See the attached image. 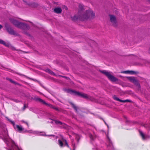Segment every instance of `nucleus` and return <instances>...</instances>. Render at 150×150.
Instances as JSON below:
<instances>
[{
	"label": "nucleus",
	"instance_id": "19",
	"mask_svg": "<svg viewBox=\"0 0 150 150\" xmlns=\"http://www.w3.org/2000/svg\"><path fill=\"white\" fill-rule=\"evenodd\" d=\"M79 9L81 10V11H80L79 10L78 11V13L79 14H82V13H83V12L82 11L83 9V6L82 5L79 4Z\"/></svg>",
	"mask_w": 150,
	"mask_h": 150
},
{
	"label": "nucleus",
	"instance_id": "43",
	"mask_svg": "<svg viewBox=\"0 0 150 150\" xmlns=\"http://www.w3.org/2000/svg\"><path fill=\"white\" fill-rule=\"evenodd\" d=\"M27 34L28 35H29V36H30V34H29L28 33H27Z\"/></svg>",
	"mask_w": 150,
	"mask_h": 150
},
{
	"label": "nucleus",
	"instance_id": "37",
	"mask_svg": "<svg viewBox=\"0 0 150 150\" xmlns=\"http://www.w3.org/2000/svg\"><path fill=\"white\" fill-rule=\"evenodd\" d=\"M11 123L13 125H15V122H13V121H11Z\"/></svg>",
	"mask_w": 150,
	"mask_h": 150
},
{
	"label": "nucleus",
	"instance_id": "9",
	"mask_svg": "<svg viewBox=\"0 0 150 150\" xmlns=\"http://www.w3.org/2000/svg\"><path fill=\"white\" fill-rule=\"evenodd\" d=\"M6 29L10 34L15 35L16 34V33L14 30L11 28L9 27L6 26Z\"/></svg>",
	"mask_w": 150,
	"mask_h": 150
},
{
	"label": "nucleus",
	"instance_id": "2",
	"mask_svg": "<svg viewBox=\"0 0 150 150\" xmlns=\"http://www.w3.org/2000/svg\"><path fill=\"white\" fill-rule=\"evenodd\" d=\"M95 18V13L91 10H86V12H83L82 16L79 17V18L81 21H84L88 19H93Z\"/></svg>",
	"mask_w": 150,
	"mask_h": 150
},
{
	"label": "nucleus",
	"instance_id": "47",
	"mask_svg": "<svg viewBox=\"0 0 150 150\" xmlns=\"http://www.w3.org/2000/svg\"><path fill=\"white\" fill-rule=\"evenodd\" d=\"M105 124H106V122H105Z\"/></svg>",
	"mask_w": 150,
	"mask_h": 150
},
{
	"label": "nucleus",
	"instance_id": "39",
	"mask_svg": "<svg viewBox=\"0 0 150 150\" xmlns=\"http://www.w3.org/2000/svg\"><path fill=\"white\" fill-rule=\"evenodd\" d=\"M2 28V26L0 25V29H1Z\"/></svg>",
	"mask_w": 150,
	"mask_h": 150
},
{
	"label": "nucleus",
	"instance_id": "25",
	"mask_svg": "<svg viewBox=\"0 0 150 150\" xmlns=\"http://www.w3.org/2000/svg\"><path fill=\"white\" fill-rule=\"evenodd\" d=\"M45 71L51 75H53L54 74V73L49 69H46Z\"/></svg>",
	"mask_w": 150,
	"mask_h": 150
},
{
	"label": "nucleus",
	"instance_id": "42",
	"mask_svg": "<svg viewBox=\"0 0 150 150\" xmlns=\"http://www.w3.org/2000/svg\"><path fill=\"white\" fill-rule=\"evenodd\" d=\"M144 127H146V125H144Z\"/></svg>",
	"mask_w": 150,
	"mask_h": 150
},
{
	"label": "nucleus",
	"instance_id": "15",
	"mask_svg": "<svg viewBox=\"0 0 150 150\" xmlns=\"http://www.w3.org/2000/svg\"><path fill=\"white\" fill-rule=\"evenodd\" d=\"M54 11L57 14L61 13L62 12V10L60 8L57 7L54 9Z\"/></svg>",
	"mask_w": 150,
	"mask_h": 150
},
{
	"label": "nucleus",
	"instance_id": "32",
	"mask_svg": "<svg viewBox=\"0 0 150 150\" xmlns=\"http://www.w3.org/2000/svg\"><path fill=\"white\" fill-rule=\"evenodd\" d=\"M22 122L23 123H25V124H26L28 126L29 125H28V123L27 122H25V121H24V120H22Z\"/></svg>",
	"mask_w": 150,
	"mask_h": 150
},
{
	"label": "nucleus",
	"instance_id": "3",
	"mask_svg": "<svg viewBox=\"0 0 150 150\" xmlns=\"http://www.w3.org/2000/svg\"><path fill=\"white\" fill-rule=\"evenodd\" d=\"M99 71L104 74L111 81L114 82L118 81V79L111 75L110 72L104 70H100Z\"/></svg>",
	"mask_w": 150,
	"mask_h": 150
},
{
	"label": "nucleus",
	"instance_id": "4",
	"mask_svg": "<svg viewBox=\"0 0 150 150\" xmlns=\"http://www.w3.org/2000/svg\"><path fill=\"white\" fill-rule=\"evenodd\" d=\"M126 78L128 79L130 82L133 83L138 88H140V85L138 80L135 77L130 76L127 77Z\"/></svg>",
	"mask_w": 150,
	"mask_h": 150
},
{
	"label": "nucleus",
	"instance_id": "36",
	"mask_svg": "<svg viewBox=\"0 0 150 150\" xmlns=\"http://www.w3.org/2000/svg\"><path fill=\"white\" fill-rule=\"evenodd\" d=\"M13 50H16V51H21V50H16V49L15 48H13Z\"/></svg>",
	"mask_w": 150,
	"mask_h": 150
},
{
	"label": "nucleus",
	"instance_id": "14",
	"mask_svg": "<svg viewBox=\"0 0 150 150\" xmlns=\"http://www.w3.org/2000/svg\"><path fill=\"white\" fill-rule=\"evenodd\" d=\"M34 100L35 101L39 102L43 104H44V103H45V102L44 100L38 97H34Z\"/></svg>",
	"mask_w": 150,
	"mask_h": 150
},
{
	"label": "nucleus",
	"instance_id": "28",
	"mask_svg": "<svg viewBox=\"0 0 150 150\" xmlns=\"http://www.w3.org/2000/svg\"><path fill=\"white\" fill-rule=\"evenodd\" d=\"M55 123L57 124H59L60 125H62L63 123L60 121L58 120H55Z\"/></svg>",
	"mask_w": 150,
	"mask_h": 150
},
{
	"label": "nucleus",
	"instance_id": "44",
	"mask_svg": "<svg viewBox=\"0 0 150 150\" xmlns=\"http://www.w3.org/2000/svg\"><path fill=\"white\" fill-rule=\"evenodd\" d=\"M147 0L150 2V0Z\"/></svg>",
	"mask_w": 150,
	"mask_h": 150
},
{
	"label": "nucleus",
	"instance_id": "33",
	"mask_svg": "<svg viewBox=\"0 0 150 150\" xmlns=\"http://www.w3.org/2000/svg\"><path fill=\"white\" fill-rule=\"evenodd\" d=\"M62 77H63V78H65L67 79H69V78L67 77H66V76H61Z\"/></svg>",
	"mask_w": 150,
	"mask_h": 150
},
{
	"label": "nucleus",
	"instance_id": "20",
	"mask_svg": "<svg viewBox=\"0 0 150 150\" xmlns=\"http://www.w3.org/2000/svg\"><path fill=\"white\" fill-rule=\"evenodd\" d=\"M6 80H9L11 83H13V84H15L17 85H20V84L19 83H18L16 82L13 81V80H12L11 79H9V78H6Z\"/></svg>",
	"mask_w": 150,
	"mask_h": 150
},
{
	"label": "nucleus",
	"instance_id": "13",
	"mask_svg": "<svg viewBox=\"0 0 150 150\" xmlns=\"http://www.w3.org/2000/svg\"><path fill=\"white\" fill-rule=\"evenodd\" d=\"M107 138L108 139V141L109 143L108 145V147H109V149H113L114 148L112 142L108 137Z\"/></svg>",
	"mask_w": 150,
	"mask_h": 150
},
{
	"label": "nucleus",
	"instance_id": "6",
	"mask_svg": "<svg viewBox=\"0 0 150 150\" xmlns=\"http://www.w3.org/2000/svg\"><path fill=\"white\" fill-rule=\"evenodd\" d=\"M23 1L25 3L26 5H28L29 7L32 8H37L39 6V5L36 3L28 2L24 0H23Z\"/></svg>",
	"mask_w": 150,
	"mask_h": 150
},
{
	"label": "nucleus",
	"instance_id": "29",
	"mask_svg": "<svg viewBox=\"0 0 150 150\" xmlns=\"http://www.w3.org/2000/svg\"><path fill=\"white\" fill-rule=\"evenodd\" d=\"M72 145L73 147V150H75V144L74 143V140H72Z\"/></svg>",
	"mask_w": 150,
	"mask_h": 150
},
{
	"label": "nucleus",
	"instance_id": "34",
	"mask_svg": "<svg viewBox=\"0 0 150 150\" xmlns=\"http://www.w3.org/2000/svg\"><path fill=\"white\" fill-rule=\"evenodd\" d=\"M46 136H53V137H54L55 136L54 135H46Z\"/></svg>",
	"mask_w": 150,
	"mask_h": 150
},
{
	"label": "nucleus",
	"instance_id": "38",
	"mask_svg": "<svg viewBox=\"0 0 150 150\" xmlns=\"http://www.w3.org/2000/svg\"><path fill=\"white\" fill-rule=\"evenodd\" d=\"M148 52L149 53H150V48L149 49V50H148Z\"/></svg>",
	"mask_w": 150,
	"mask_h": 150
},
{
	"label": "nucleus",
	"instance_id": "31",
	"mask_svg": "<svg viewBox=\"0 0 150 150\" xmlns=\"http://www.w3.org/2000/svg\"><path fill=\"white\" fill-rule=\"evenodd\" d=\"M27 107H28V106L27 105L25 104H24V106H23V110H25V108H27Z\"/></svg>",
	"mask_w": 150,
	"mask_h": 150
},
{
	"label": "nucleus",
	"instance_id": "1",
	"mask_svg": "<svg viewBox=\"0 0 150 150\" xmlns=\"http://www.w3.org/2000/svg\"><path fill=\"white\" fill-rule=\"evenodd\" d=\"M66 91L67 93L70 94H72L74 95L78 96L91 101L93 100L94 99L93 97L89 96L87 94L83 93H81L73 90L68 89L66 90Z\"/></svg>",
	"mask_w": 150,
	"mask_h": 150
},
{
	"label": "nucleus",
	"instance_id": "8",
	"mask_svg": "<svg viewBox=\"0 0 150 150\" xmlns=\"http://www.w3.org/2000/svg\"><path fill=\"white\" fill-rule=\"evenodd\" d=\"M113 99L116 100L117 101H119L120 102H122V103H125V102H130L131 103L132 102V101L131 100H129L128 99H127L126 100H121L120 99H119L118 98H117L116 96L115 95H114L113 96Z\"/></svg>",
	"mask_w": 150,
	"mask_h": 150
},
{
	"label": "nucleus",
	"instance_id": "35",
	"mask_svg": "<svg viewBox=\"0 0 150 150\" xmlns=\"http://www.w3.org/2000/svg\"><path fill=\"white\" fill-rule=\"evenodd\" d=\"M90 138H91V139L92 140H93V136L92 135H90Z\"/></svg>",
	"mask_w": 150,
	"mask_h": 150
},
{
	"label": "nucleus",
	"instance_id": "27",
	"mask_svg": "<svg viewBox=\"0 0 150 150\" xmlns=\"http://www.w3.org/2000/svg\"><path fill=\"white\" fill-rule=\"evenodd\" d=\"M0 44H3L7 47L8 46V44H7L5 41L1 39H0Z\"/></svg>",
	"mask_w": 150,
	"mask_h": 150
},
{
	"label": "nucleus",
	"instance_id": "12",
	"mask_svg": "<svg viewBox=\"0 0 150 150\" xmlns=\"http://www.w3.org/2000/svg\"><path fill=\"white\" fill-rule=\"evenodd\" d=\"M121 73H125V74H127L129 73L131 74H137L138 73V72L135 71H122L121 72Z\"/></svg>",
	"mask_w": 150,
	"mask_h": 150
},
{
	"label": "nucleus",
	"instance_id": "46",
	"mask_svg": "<svg viewBox=\"0 0 150 150\" xmlns=\"http://www.w3.org/2000/svg\"><path fill=\"white\" fill-rule=\"evenodd\" d=\"M27 45H29V44H27Z\"/></svg>",
	"mask_w": 150,
	"mask_h": 150
},
{
	"label": "nucleus",
	"instance_id": "10",
	"mask_svg": "<svg viewBox=\"0 0 150 150\" xmlns=\"http://www.w3.org/2000/svg\"><path fill=\"white\" fill-rule=\"evenodd\" d=\"M139 132L140 135L142 137L143 140H145L146 139H149L150 138V136L148 135L144 134L143 132L140 130H139Z\"/></svg>",
	"mask_w": 150,
	"mask_h": 150
},
{
	"label": "nucleus",
	"instance_id": "45",
	"mask_svg": "<svg viewBox=\"0 0 150 150\" xmlns=\"http://www.w3.org/2000/svg\"><path fill=\"white\" fill-rule=\"evenodd\" d=\"M79 139H78L77 141H78V142H79Z\"/></svg>",
	"mask_w": 150,
	"mask_h": 150
},
{
	"label": "nucleus",
	"instance_id": "7",
	"mask_svg": "<svg viewBox=\"0 0 150 150\" xmlns=\"http://www.w3.org/2000/svg\"><path fill=\"white\" fill-rule=\"evenodd\" d=\"M110 21L112 23V25L115 27L117 26L116 18L115 16L113 15H110Z\"/></svg>",
	"mask_w": 150,
	"mask_h": 150
},
{
	"label": "nucleus",
	"instance_id": "18",
	"mask_svg": "<svg viewBox=\"0 0 150 150\" xmlns=\"http://www.w3.org/2000/svg\"><path fill=\"white\" fill-rule=\"evenodd\" d=\"M79 16H76L75 15L74 17H71V18H72V20L73 21H75L77 19H79L81 20V19L79 18V17L81 16H82V14H79Z\"/></svg>",
	"mask_w": 150,
	"mask_h": 150
},
{
	"label": "nucleus",
	"instance_id": "16",
	"mask_svg": "<svg viewBox=\"0 0 150 150\" xmlns=\"http://www.w3.org/2000/svg\"><path fill=\"white\" fill-rule=\"evenodd\" d=\"M10 21L16 27H17L19 22L16 20L12 19H11Z\"/></svg>",
	"mask_w": 150,
	"mask_h": 150
},
{
	"label": "nucleus",
	"instance_id": "40",
	"mask_svg": "<svg viewBox=\"0 0 150 150\" xmlns=\"http://www.w3.org/2000/svg\"><path fill=\"white\" fill-rule=\"evenodd\" d=\"M17 74H18V75H22V74H19L18 73H17Z\"/></svg>",
	"mask_w": 150,
	"mask_h": 150
},
{
	"label": "nucleus",
	"instance_id": "17",
	"mask_svg": "<svg viewBox=\"0 0 150 150\" xmlns=\"http://www.w3.org/2000/svg\"><path fill=\"white\" fill-rule=\"evenodd\" d=\"M69 103L70 104V105H71L72 107L75 110L76 112H78V107L76 106V105L73 103L71 102H69Z\"/></svg>",
	"mask_w": 150,
	"mask_h": 150
},
{
	"label": "nucleus",
	"instance_id": "24",
	"mask_svg": "<svg viewBox=\"0 0 150 150\" xmlns=\"http://www.w3.org/2000/svg\"><path fill=\"white\" fill-rule=\"evenodd\" d=\"M16 128L17 129L18 131L19 132L22 131L23 130L22 127L18 125H16V126L15 127V128Z\"/></svg>",
	"mask_w": 150,
	"mask_h": 150
},
{
	"label": "nucleus",
	"instance_id": "21",
	"mask_svg": "<svg viewBox=\"0 0 150 150\" xmlns=\"http://www.w3.org/2000/svg\"><path fill=\"white\" fill-rule=\"evenodd\" d=\"M6 80H9L11 83H13V84H15L17 85H20V84L19 83H18L16 82L13 81V80H12L11 79H9V78H6Z\"/></svg>",
	"mask_w": 150,
	"mask_h": 150
},
{
	"label": "nucleus",
	"instance_id": "22",
	"mask_svg": "<svg viewBox=\"0 0 150 150\" xmlns=\"http://www.w3.org/2000/svg\"><path fill=\"white\" fill-rule=\"evenodd\" d=\"M62 140L63 141V142H65V145L67 146L69 148V146L68 144V143L67 140L64 138V137L63 136H62Z\"/></svg>",
	"mask_w": 150,
	"mask_h": 150
},
{
	"label": "nucleus",
	"instance_id": "11",
	"mask_svg": "<svg viewBox=\"0 0 150 150\" xmlns=\"http://www.w3.org/2000/svg\"><path fill=\"white\" fill-rule=\"evenodd\" d=\"M44 104L45 105H46L48 106L50 108L53 109L55 110L58 111H61V109H58L57 108L55 107L54 106H53L52 105H51L50 104H48L46 103L45 102V103H44Z\"/></svg>",
	"mask_w": 150,
	"mask_h": 150
},
{
	"label": "nucleus",
	"instance_id": "5",
	"mask_svg": "<svg viewBox=\"0 0 150 150\" xmlns=\"http://www.w3.org/2000/svg\"><path fill=\"white\" fill-rule=\"evenodd\" d=\"M17 27L21 29L26 30H28L30 28L29 25L27 24L20 22Z\"/></svg>",
	"mask_w": 150,
	"mask_h": 150
},
{
	"label": "nucleus",
	"instance_id": "30",
	"mask_svg": "<svg viewBox=\"0 0 150 150\" xmlns=\"http://www.w3.org/2000/svg\"><path fill=\"white\" fill-rule=\"evenodd\" d=\"M62 7L63 9H64L65 10H67L68 8L67 6H62Z\"/></svg>",
	"mask_w": 150,
	"mask_h": 150
},
{
	"label": "nucleus",
	"instance_id": "26",
	"mask_svg": "<svg viewBox=\"0 0 150 150\" xmlns=\"http://www.w3.org/2000/svg\"><path fill=\"white\" fill-rule=\"evenodd\" d=\"M13 150L9 149V150H21L18 146L16 145L13 146Z\"/></svg>",
	"mask_w": 150,
	"mask_h": 150
},
{
	"label": "nucleus",
	"instance_id": "41",
	"mask_svg": "<svg viewBox=\"0 0 150 150\" xmlns=\"http://www.w3.org/2000/svg\"><path fill=\"white\" fill-rule=\"evenodd\" d=\"M23 52L24 53H28V52H24V51H23Z\"/></svg>",
	"mask_w": 150,
	"mask_h": 150
},
{
	"label": "nucleus",
	"instance_id": "23",
	"mask_svg": "<svg viewBox=\"0 0 150 150\" xmlns=\"http://www.w3.org/2000/svg\"><path fill=\"white\" fill-rule=\"evenodd\" d=\"M62 136H61V139H62ZM63 141L62 139H59L58 140V144L60 147H62L63 146Z\"/></svg>",
	"mask_w": 150,
	"mask_h": 150
}]
</instances>
